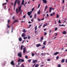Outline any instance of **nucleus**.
Instances as JSON below:
<instances>
[{
  "label": "nucleus",
  "mask_w": 67,
  "mask_h": 67,
  "mask_svg": "<svg viewBox=\"0 0 67 67\" xmlns=\"http://www.w3.org/2000/svg\"><path fill=\"white\" fill-rule=\"evenodd\" d=\"M32 60V59H29L28 60V62H31Z\"/></svg>",
  "instance_id": "obj_31"
},
{
  "label": "nucleus",
  "mask_w": 67,
  "mask_h": 67,
  "mask_svg": "<svg viewBox=\"0 0 67 67\" xmlns=\"http://www.w3.org/2000/svg\"><path fill=\"white\" fill-rule=\"evenodd\" d=\"M53 15L52 14V13H51L50 14V16H52Z\"/></svg>",
  "instance_id": "obj_55"
},
{
  "label": "nucleus",
  "mask_w": 67,
  "mask_h": 67,
  "mask_svg": "<svg viewBox=\"0 0 67 67\" xmlns=\"http://www.w3.org/2000/svg\"><path fill=\"white\" fill-rule=\"evenodd\" d=\"M65 62L66 63H67V59L66 60Z\"/></svg>",
  "instance_id": "obj_64"
},
{
  "label": "nucleus",
  "mask_w": 67,
  "mask_h": 67,
  "mask_svg": "<svg viewBox=\"0 0 67 67\" xmlns=\"http://www.w3.org/2000/svg\"><path fill=\"white\" fill-rule=\"evenodd\" d=\"M58 67H61V65L60 64H58Z\"/></svg>",
  "instance_id": "obj_35"
},
{
  "label": "nucleus",
  "mask_w": 67,
  "mask_h": 67,
  "mask_svg": "<svg viewBox=\"0 0 67 67\" xmlns=\"http://www.w3.org/2000/svg\"><path fill=\"white\" fill-rule=\"evenodd\" d=\"M20 1L19 0L18 1H17V4L19 5H20Z\"/></svg>",
  "instance_id": "obj_13"
},
{
  "label": "nucleus",
  "mask_w": 67,
  "mask_h": 67,
  "mask_svg": "<svg viewBox=\"0 0 67 67\" xmlns=\"http://www.w3.org/2000/svg\"><path fill=\"white\" fill-rule=\"evenodd\" d=\"M16 13H19V11H18V8H16Z\"/></svg>",
  "instance_id": "obj_18"
},
{
  "label": "nucleus",
  "mask_w": 67,
  "mask_h": 67,
  "mask_svg": "<svg viewBox=\"0 0 67 67\" xmlns=\"http://www.w3.org/2000/svg\"><path fill=\"white\" fill-rule=\"evenodd\" d=\"M22 4H21L20 5V7H19L18 8V9H19V11L20 12V11H21V7H22Z\"/></svg>",
  "instance_id": "obj_3"
},
{
  "label": "nucleus",
  "mask_w": 67,
  "mask_h": 67,
  "mask_svg": "<svg viewBox=\"0 0 67 67\" xmlns=\"http://www.w3.org/2000/svg\"><path fill=\"white\" fill-rule=\"evenodd\" d=\"M26 52V49L25 48H24V50H23V53H25Z\"/></svg>",
  "instance_id": "obj_11"
},
{
  "label": "nucleus",
  "mask_w": 67,
  "mask_h": 67,
  "mask_svg": "<svg viewBox=\"0 0 67 67\" xmlns=\"http://www.w3.org/2000/svg\"><path fill=\"white\" fill-rule=\"evenodd\" d=\"M23 32L24 33H25V32H26V30H25V29H24L23 30Z\"/></svg>",
  "instance_id": "obj_20"
},
{
  "label": "nucleus",
  "mask_w": 67,
  "mask_h": 67,
  "mask_svg": "<svg viewBox=\"0 0 67 67\" xmlns=\"http://www.w3.org/2000/svg\"><path fill=\"white\" fill-rule=\"evenodd\" d=\"M37 30V26H36L35 27V31H36Z\"/></svg>",
  "instance_id": "obj_30"
},
{
  "label": "nucleus",
  "mask_w": 67,
  "mask_h": 67,
  "mask_svg": "<svg viewBox=\"0 0 67 67\" xmlns=\"http://www.w3.org/2000/svg\"><path fill=\"white\" fill-rule=\"evenodd\" d=\"M38 66H39V65L38 64L36 65L35 67H38Z\"/></svg>",
  "instance_id": "obj_23"
},
{
  "label": "nucleus",
  "mask_w": 67,
  "mask_h": 67,
  "mask_svg": "<svg viewBox=\"0 0 67 67\" xmlns=\"http://www.w3.org/2000/svg\"><path fill=\"white\" fill-rule=\"evenodd\" d=\"M18 20H15L14 22H13V23H15V22H18Z\"/></svg>",
  "instance_id": "obj_21"
},
{
  "label": "nucleus",
  "mask_w": 67,
  "mask_h": 67,
  "mask_svg": "<svg viewBox=\"0 0 67 67\" xmlns=\"http://www.w3.org/2000/svg\"><path fill=\"white\" fill-rule=\"evenodd\" d=\"M59 54V52H55L54 53V55H57V54Z\"/></svg>",
  "instance_id": "obj_12"
},
{
  "label": "nucleus",
  "mask_w": 67,
  "mask_h": 67,
  "mask_svg": "<svg viewBox=\"0 0 67 67\" xmlns=\"http://www.w3.org/2000/svg\"><path fill=\"white\" fill-rule=\"evenodd\" d=\"M40 4H39L38 5L37 9H38V8H40Z\"/></svg>",
  "instance_id": "obj_40"
},
{
  "label": "nucleus",
  "mask_w": 67,
  "mask_h": 67,
  "mask_svg": "<svg viewBox=\"0 0 67 67\" xmlns=\"http://www.w3.org/2000/svg\"><path fill=\"white\" fill-rule=\"evenodd\" d=\"M43 45H46V41H45L43 42Z\"/></svg>",
  "instance_id": "obj_16"
},
{
  "label": "nucleus",
  "mask_w": 67,
  "mask_h": 67,
  "mask_svg": "<svg viewBox=\"0 0 67 67\" xmlns=\"http://www.w3.org/2000/svg\"><path fill=\"white\" fill-rule=\"evenodd\" d=\"M47 33L46 32H44V35H46L47 34Z\"/></svg>",
  "instance_id": "obj_47"
},
{
  "label": "nucleus",
  "mask_w": 67,
  "mask_h": 67,
  "mask_svg": "<svg viewBox=\"0 0 67 67\" xmlns=\"http://www.w3.org/2000/svg\"><path fill=\"white\" fill-rule=\"evenodd\" d=\"M31 55L32 56H34V53H31Z\"/></svg>",
  "instance_id": "obj_39"
},
{
  "label": "nucleus",
  "mask_w": 67,
  "mask_h": 67,
  "mask_svg": "<svg viewBox=\"0 0 67 67\" xmlns=\"http://www.w3.org/2000/svg\"><path fill=\"white\" fill-rule=\"evenodd\" d=\"M42 24H41V25H40L38 27V28H40V29L41 28V26H42Z\"/></svg>",
  "instance_id": "obj_42"
},
{
  "label": "nucleus",
  "mask_w": 67,
  "mask_h": 67,
  "mask_svg": "<svg viewBox=\"0 0 67 67\" xmlns=\"http://www.w3.org/2000/svg\"><path fill=\"white\" fill-rule=\"evenodd\" d=\"M28 40H29V39H30V38H31V37H30V36L29 35L28 36Z\"/></svg>",
  "instance_id": "obj_33"
},
{
  "label": "nucleus",
  "mask_w": 67,
  "mask_h": 67,
  "mask_svg": "<svg viewBox=\"0 0 67 67\" xmlns=\"http://www.w3.org/2000/svg\"><path fill=\"white\" fill-rule=\"evenodd\" d=\"M56 58L57 59H58V58H59V57L58 56Z\"/></svg>",
  "instance_id": "obj_49"
},
{
  "label": "nucleus",
  "mask_w": 67,
  "mask_h": 67,
  "mask_svg": "<svg viewBox=\"0 0 67 67\" xmlns=\"http://www.w3.org/2000/svg\"><path fill=\"white\" fill-rule=\"evenodd\" d=\"M29 25V28H30V27H31V26H32V25Z\"/></svg>",
  "instance_id": "obj_59"
},
{
  "label": "nucleus",
  "mask_w": 67,
  "mask_h": 67,
  "mask_svg": "<svg viewBox=\"0 0 67 67\" xmlns=\"http://www.w3.org/2000/svg\"><path fill=\"white\" fill-rule=\"evenodd\" d=\"M42 1L44 3H46V2H47V1L46 0H42Z\"/></svg>",
  "instance_id": "obj_14"
},
{
  "label": "nucleus",
  "mask_w": 67,
  "mask_h": 67,
  "mask_svg": "<svg viewBox=\"0 0 67 67\" xmlns=\"http://www.w3.org/2000/svg\"><path fill=\"white\" fill-rule=\"evenodd\" d=\"M34 17L35 19H36V14H35L34 15Z\"/></svg>",
  "instance_id": "obj_29"
},
{
  "label": "nucleus",
  "mask_w": 67,
  "mask_h": 67,
  "mask_svg": "<svg viewBox=\"0 0 67 67\" xmlns=\"http://www.w3.org/2000/svg\"><path fill=\"white\" fill-rule=\"evenodd\" d=\"M10 20H8L7 22L8 23V24H9L10 23Z\"/></svg>",
  "instance_id": "obj_50"
},
{
  "label": "nucleus",
  "mask_w": 67,
  "mask_h": 67,
  "mask_svg": "<svg viewBox=\"0 0 67 67\" xmlns=\"http://www.w3.org/2000/svg\"><path fill=\"white\" fill-rule=\"evenodd\" d=\"M57 18H59V15H58V14L57 15Z\"/></svg>",
  "instance_id": "obj_41"
},
{
  "label": "nucleus",
  "mask_w": 67,
  "mask_h": 67,
  "mask_svg": "<svg viewBox=\"0 0 67 67\" xmlns=\"http://www.w3.org/2000/svg\"><path fill=\"white\" fill-rule=\"evenodd\" d=\"M34 8H33L32 9H31L32 11H34Z\"/></svg>",
  "instance_id": "obj_46"
},
{
  "label": "nucleus",
  "mask_w": 67,
  "mask_h": 67,
  "mask_svg": "<svg viewBox=\"0 0 67 67\" xmlns=\"http://www.w3.org/2000/svg\"><path fill=\"white\" fill-rule=\"evenodd\" d=\"M18 0H16V1H15L14 2V3L15 4H16V3H17V1H18Z\"/></svg>",
  "instance_id": "obj_27"
},
{
  "label": "nucleus",
  "mask_w": 67,
  "mask_h": 67,
  "mask_svg": "<svg viewBox=\"0 0 67 67\" xmlns=\"http://www.w3.org/2000/svg\"><path fill=\"white\" fill-rule=\"evenodd\" d=\"M47 7H48V6H46V7H45V10H46V9L47 8Z\"/></svg>",
  "instance_id": "obj_48"
},
{
  "label": "nucleus",
  "mask_w": 67,
  "mask_h": 67,
  "mask_svg": "<svg viewBox=\"0 0 67 67\" xmlns=\"http://www.w3.org/2000/svg\"><path fill=\"white\" fill-rule=\"evenodd\" d=\"M37 60H34V59H33L32 62L34 64V63H36L37 62Z\"/></svg>",
  "instance_id": "obj_4"
},
{
  "label": "nucleus",
  "mask_w": 67,
  "mask_h": 67,
  "mask_svg": "<svg viewBox=\"0 0 67 67\" xmlns=\"http://www.w3.org/2000/svg\"><path fill=\"white\" fill-rule=\"evenodd\" d=\"M40 10H39L38 11L37 13L38 14H40Z\"/></svg>",
  "instance_id": "obj_22"
},
{
  "label": "nucleus",
  "mask_w": 67,
  "mask_h": 67,
  "mask_svg": "<svg viewBox=\"0 0 67 67\" xmlns=\"http://www.w3.org/2000/svg\"><path fill=\"white\" fill-rule=\"evenodd\" d=\"M31 13L30 12H29L27 13V14H28L29 16L30 15H31Z\"/></svg>",
  "instance_id": "obj_15"
},
{
  "label": "nucleus",
  "mask_w": 67,
  "mask_h": 67,
  "mask_svg": "<svg viewBox=\"0 0 67 67\" xmlns=\"http://www.w3.org/2000/svg\"><path fill=\"white\" fill-rule=\"evenodd\" d=\"M15 17V16L14 15L13 17V19H14V18Z\"/></svg>",
  "instance_id": "obj_57"
},
{
  "label": "nucleus",
  "mask_w": 67,
  "mask_h": 67,
  "mask_svg": "<svg viewBox=\"0 0 67 67\" xmlns=\"http://www.w3.org/2000/svg\"><path fill=\"white\" fill-rule=\"evenodd\" d=\"M64 6H63L62 7V11H64Z\"/></svg>",
  "instance_id": "obj_38"
},
{
  "label": "nucleus",
  "mask_w": 67,
  "mask_h": 67,
  "mask_svg": "<svg viewBox=\"0 0 67 67\" xmlns=\"http://www.w3.org/2000/svg\"><path fill=\"white\" fill-rule=\"evenodd\" d=\"M18 56L19 57H22V53L20 52V53H18Z\"/></svg>",
  "instance_id": "obj_2"
},
{
  "label": "nucleus",
  "mask_w": 67,
  "mask_h": 67,
  "mask_svg": "<svg viewBox=\"0 0 67 67\" xmlns=\"http://www.w3.org/2000/svg\"><path fill=\"white\" fill-rule=\"evenodd\" d=\"M7 4V3H3V4L2 5H3H3H4V4L5 5V4Z\"/></svg>",
  "instance_id": "obj_56"
},
{
  "label": "nucleus",
  "mask_w": 67,
  "mask_h": 67,
  "mask_svg": "<svg viewBox=\"0 0 67 67\" xmlns=\"http://www.w3.org/2000/svg\"><path fill=\"white\" fill-rule=\"evenodd\" d=\"M64 62H65V60H64V59H63L61 61L62 63H64Z\"/></svg>",
  "instance_id": "obj_24"
},
{
  "label": "nucleus",
  "mask_w": 67,
  "mask_h": 67,
  "mask_svg": "<svg viewBox=\"0 0 67 67\" xmlns=\"http://www.w3.org/2000/svg\"><path fill=\"white\" fill-rule=\"evenodd\" d=\"M19 41H22V38L21 37H19Z\"/></svg>",
  "instance_id": "obj_17"
},
{
  "label": "nucleus",
  "mask_w": 67,
  "mask_h": 67,
  "mask_svg": "<svg viewBox=\"0 0 67 67\" xmlns=\"http://www.w3.org/2000/svg\"><path fill=\"white\" fill-rule=\"evenodd\" d=\"M24 46H23L22 45L21 46L20 49H21V51H22V48H23V47Z\"/></svg>",
  "instance_id": "obj_25"
},
{
  "label": "nucleus",
  "mask_w": 67,
  "mask_h": 67,
  "mask_svg": "<svg viewBox=\"0 0 67 67\" xmlns=\"http://www.w3.org/2000/svg\"><path fill=\"white\" fill-rule=\"evenodd\" d=\"M58 35V34H57V33H55V36H57Z\"/></svg>",
  "instance_id": "obj_60"
},
{
  "label": "nucleus",
  "mask_w": 67,
  "mask_h": 67,
  "mask_svg": "<svg viewBox=\"0 0 67 67\" xmlns=\"http://www.w3.org/2000/svg\"><path fill=\"white\" fill-rule=\"evenodd\" d=\"M16 4L14 3V10L15 9V5H16Z\"/></svg>",
  "instance_id": "obj_28"
},
{
  "label": "nucleus",
  "mask_w": 67,
  "mask_h": 67,
  "mask_svg": "<svg viewBox=\"0 0 67 67\" xmlns=\"http://www.w3.org/2000/svg\"><path fill=\"white\" fill-rule=\"evenodd\" d=\"M25 42V40H24L23 41V42H22V44H23V43H24Z\"/></svg>",
  "instance_id": "obj_58"
},
{
  "label": "nucleus",
  "mask_w": 67,
  "mask_h": 67,
  "mask_svg": "<svg viewBox=\"0 0 67 67\" xmlns=\"http://www.w3.org/2000/svg\"><path fill=\"white\" fill-rule=\"evenodd\" d=\"M27 38V37H24V40H26V39Z\"/></svg>",
  "instance_id": "obj_32"
},
{
  "label": "nucleus",
  "mask_w": 67,
  "mask_h": 67,
  "mask_svg": "<svg viewBox=\"0 0 67 67\" xmlns=\"http://www.w3.org/2000/svg\"><path fill=\"white\" fill-rule=\"evenodd\" d=\"M45 48V47L44 46H43V47H42V48L43 49H44V48Z\"/></svg>",
  "instance_id": "obj_26"
},
{
  "label": "nucleus",
  "mask_w": 67,
  "mask_h": 67,
  "mask_svg": "<svg viewBox=\"0 0 67 67\" xmlns=\"http://www.w3.org/2000/svg\"><path fill=\"white\" fill-rule=\"evenodd\" d=\"M48 24H49L47 23H46L45 24H44L43 26V27H45V26H47V25H48Z\"/></svg>",
  "instance_id": "obj_6"
},
{
  "label": "nucleus",
  "mask_w": 67,
  "mask_h": 67,
  "mask_svg": "<svg viewBox=\"0 0 67 67\" xmlns=\"http://www.w3.org/2000/svg\"><path fill=\"white\" fill-rule=\"evenodd\" d=\"M20 11V14H19V15H21L22 14V11H21H21Z\"/></svg>",
  "instance_id": "obj_36"
},
{
  "label": "nucleus",
  "mask_w": 67,
  "mask_h": 67,
  "mask_svg": "<svg viewBox=\"0 0 67 67\" xmlns=\"http://www.w3.org/2000/svg\"><path fill=\"white\" fill-rule=\"evenodd\" d=\"M24 0H22V2L21 3V4L24 3Z\"/></svg>",
  "instance_id": "obj_34"
},
{
  "label": "nucleus",
  "mask_w": 67,
  "mask_h": 67,
  "mask_svg": "<svg viewBox=\"0 0 67 67\" xmlns=\"http://www.w3.org/2000/svg\"><path fill=\"white\" fill-rule=\"evenodd\" d=\"M62 2L63 3H64V2H65V1L64 0H63L62 1Z\"/></svg>",
  "instance_id": "obj_61"
},
{
  "label": "nucleus",
  "mask_w": 67,
  "mask_h": 67,
  "mask_svg": "<svg viewBox=\"0 0 67 67\" xmlns=\"http://www.w3.org/2000/svg\"><path fill=\"white\" fill-rule=\"evenodd\" d=\"M14 62L13 61H12L10 63L11 64V65H13V66H14Z\"/></svg>",
  "instance_id": "obj_9"
},
{
  "label": "nucleus",
  "mask_w": 67,
  "mask_h": 67,
  "mask_svg": "<svg viewBox=\"0 0 67 67\" xmlns=\"http://www.w3.org/2000/svg\"><path fill=\"white\" fill-rule=\"evenodd\" d=\"M8 27H10V26H9V25L8 24H7V25Z\"/></svg>",
  "instance_id": "obj_54"
},
{
  "label": "nucleus",
  "mask_w": 67,
  "mask_h": 67,
  "mask_svg": "<svg viewBox=\"0 0 67 67\" xmlns=\"http://www.w3.org/2000/svg\"><path fill=\"white\" fill-rule=\"evenodd\" d=\"M43 40V37H42L40 39V42H42V41Z\"/></svg>",
  "instance_id": "obj_10"
},
{
  "label": "nucleus",
  "mask_w": 67,
  "mask_h": 67,
  "mask_svg": "<svg viewBox=\"0 0 67 67\" xmlns=\"http://www.w3.org/2000/svg\"><path fill=\"white\" fill-rule=\"evenodd\" d=\"M25 58L26 59H27V58H28V57H27V56H25Z\"/></svg>",
  "instance_id": "obj_52"
},
{
  "label": "nucleus",
  "mask_w": 67,
  "mask_h": 67,
  "mask_svg": "<svg viewBox=\"0 0 67 67\" xmlns=\"http://www.w3.org/2000/svg\"><path fill=\"white\" fill-rule=\"evenodd\" d=\"M32 23L31 22L29 21L28 22V23H29V24H30V23Z\"/></svg>",
  "instance_id": "obj_63"
},
{
  "label": "nucleus",
  "mask_w": 67,
  "mask_h": 67,
  "mask_svg": "<svg viewBox=\"0 0 67 67\" xmlns=\"http://www.w3.org/2000/svg\"><path fill=\"white\" fill-rule=\"evenodd\" d=\"M62 34H66V31H64L63 32H62Z\"/></svg>",
  "instance_id": "obj_19"
},
{
  "label": "nucleus",
  "mask_w": 67,
  "mask_h": 67,
  "mask_svg": "<svg viewBox=\"0 0 67 67\" xmlns=\"http://www.w3.org/2000/svg\"><path fill=\"white\" fill-rule=\"evenodd\" d=\"M57 28L55 27V31H57Z\"/></svg>",
  "instance_id": "obj_53"
},
{
  "label": "nucleus",
  "mask_w": 67,
  "mask_h": 67,
  "mask_svg": "<svg viewBox=\"0 0 67 67\" xmlns=\"http://www.w3.org/2000/svg\"><path fill=\"white\" fill-rule=\"evenodd\" d=\"M36 46L37 47H40V46H41V44L40 43H39L37 44L36 45Z\"/></svg>",
  "instance_id": "obj_7"
},
{
  "label": "nucleus",
  "mask_w": 67,
  "mask_h": 67,
  "mask_svg": "<svg viewBox=\"0 0 67 67\" xmlns=\"http://www.w3.org/2000/svg\"><path fill=\"white\" fill-rule=\"evenodd\" d=\"M24 62V60L23 59H21L20 58L18 60V65H19L21 63H22V62Z\"/></svg>",
  "instance_id": "obj_1"
},
{
  "label": "nucleus",
  "mask_w": 67,
  "mask_h": 67,
  "mask_svg": "<svg viewBox=\"0 0 67 67\" xmlns=\"http://www.w3.org/2000/svg\"><path fill=\"white\" fill-rule=\"evenodd\" d=\"M25 16H26V15H25L23 16V19H25Z\"/></svg>",
  "instance_id": "obj_45"
},
{
  "label": "nucleus",
  "mask_w": 67,
  "mask_h": 67,
  "mask_svg": "<svg viewBox=\"0 0 67 67\" xmlns=\"http://www.w3.org/2000/svg\"><path fill=\"white\" fill-rule=\"evenodd\" d=\"M26 35V34H25V33H23L22 34L21 36L23 37H25Z\"/></svg>",
  "instance_id": "obj_8"
},
{
  "label": "nucleus",
  "mask_w": 67,
  "mask_h": 67,
  "mask_svg": "<svg viewBox=\"0 0 67 67\" xmlns=\"http://www.w3.org/2000/svg\"><path fill=\"white\" fill-rule=\"evenodd\" d=\"M58 22L59 23H62V22H61V21H60V20H59Z\"/></svg>",
  "instance_id": "obj_37"
},
{
  "label": "nucleus",
  "mask_w": 67,
  "mask_h": 67,
  "mask_svg": "<svg viewBox=\"0 0 67 67\" xmlns=\"http://www.w3.org/2000/svg\"><path fill=\"white\" fill-rule=\"evenodd\" d=\"M41 55L42 56H44V53H42L41 54Z\"/></svg>",
  "instance_id": "obj_43"
},
{
  "label": "nucleus",
  "mask_w": 67,
  "mask_h": 67,
  "mask_svg": "<svg viewBox=\"0 0 67 67\" xmlns=\"http://www.w3.org/2000/svg\"><path fill=\"white\" fill-rule=\"evenodd\" d=\"M47 61H48V62L51 61V59H47Z\"/></svg>",
  "instance_id": "obj_44"
},
{
  "label": "nucleus",
  "mask_w": 67,
  "mask_h": 67,
  "mask_svg": "<svg viewBox=\"0 0 67 67\" xmlns=\"http://www.w3.org/2000/svg\"><path fill=\"white\" fill-rule=\"evenodd\" d=\"M44 19H45V18H44L43 17L42 19H41V21H42V20H44Z\"/></svg>",
  "instance_id": "obj_51"
},
{
  "label": "nucleus",
  "mask_w": 67,
  "mask_h": 67,
  "mask_svg": "<svg viewBox=\"0 0 67 67\" xmlns=\"http://www.w3.org/2000/svg\"><path fill=\"white\" fill-rule=\"evenodd\" d=\"M55 12H53V13H52V14L53 15H55Z\"/></svg>",
  "instance_id": "obj_62"
},
{
  "label": "nucleus",
  "mask_w": 67,
  "mask_h": 67,
  "mask_svg": "<svg viewBox=\"0 0 67 67\" xmlns=\"http://www.w3.org/2000/svg\"><path fill=\"white\" fill-rule=\"evenodd\" d=\"M54 8H52V7H50L49 8V12H52V10H54Z\"/></svg>",
  "instance_id": "obj_5"
}]
</instances>
